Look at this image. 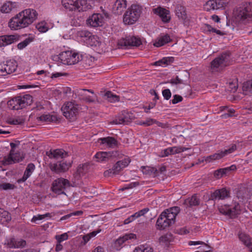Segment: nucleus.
I'll return each mask as SVG.
<instances>
[{
  "label": "nucleus",
  "mask_w": 252,
  "mask_h": 252,
  "mask_svg": "<svg viewBox=\"0 0 252 252\" xmlns=\"http://www.w3.org/2000/svg\"><path fill=\"white\" fill-rule=\"evenodd\" d=\"M136 235L133 233L126 234L123 237H121L118 238L116 241V244L120 246L126 241L129 239H136Z\"/></svg>",
  "instance_id": "72a5a7b5"
},
{
  "label": "nucleus",
  "mask_w": 252,
  "mask_h": 252,
  "mask_svg": "<svg viewBox=\"0 0 252 252\" xmlns=\"http://www.w3.org/2000/svg\"><path fill=\"white\" fill-rule=\"evenodd\" d=\"M4 164H10L13 162H19L22 160V157L19 153H14V150H11L9 155L7 158H4Z\"/></svg>",
  "instance_id": "b1692460"
},
{
  "label": "nucleus",
  "mask_w": 252,
  "mask_h": 252,
  "mask_svg": "<svg viewBox=\"0 0 252 252\" xmlns=\"http://www.w3.org/2000/svg\"><path fill=\"white\" fill-rule=\"evenodd\" d=\"M173 97V99L171 100V102L174 104L181 102L183 100V97L181 95L178 94L174 95Z\"/></svg>",
  "instance_id": "338daca9"
},
{
  "label": "nucleus",
  "mask_w": 252,
  "mask_h": 252,
  "mask_svg": "<svg viewBox=\"0 0 252 252\" xmlns=\"http://www.w3.org/2000/svg\"><path fill=\"white\" fill-rule=\"evenodd\" d=\"M72 161H61L59 162L50 163V168L52 171L57 173L64 172L71 167Z\"/></svg>",
  "instance_id": "dca6fc26"
},
{
  "label": "nucleus",
  "mask_w": 252,
  "mask_h": 252,
  "mask_svg": "<svg viewBox=\"0 0 252 252\" xmlns=\"http://www.w3.org/2000/svg\"><path fill=\"white\" fill-rule=\"evenodd\" d=\"M70 186L69 181L63 178L56 179L52 183V190L58 194H65L64 191L65 188Z\"/></svg>",
  "instance_id": "9d476101"
},
{
  "label": "nucleus",
  "mask_w": 252,
  "mask_h": 252,
  "mask_svg": "<svg viewBox=\"0 0 252 252\" xmlns=\"http://www.w3.org/2000/svg\"><path fill=\"white\" fill-rule=\"evenodd\" d=\"M236 169V167L235 165H232L231 166L223 168L220 169V172L221 171L223 175H226L231 171H234Z\"/></svg>",
  "instance_id": "5fc2aeb1"
},
{
  "label": "nucleus",
  "mask_w": 252,
  "mask_h": 252,
  "mask_svg": "<svg viewBox=\"0 0 252 252\" xmlns=\"http://www.w3.org/2000/svg\"><path fill=\"white\" fill-rule=\"evenodd\" d=\"M15 186L13 184L5 183L0 185V190H8L12 189L14 188Z\"/></svg>",
  "instance_id": "052dcab7"
},
{
  "label": "nucleus",
  "mask_w": 252,
  "mask_h": 252,
  "mask_svg": "<svg viewBox=\"0 0 252 252\" xmlns=\"http://www.w3.org/2000/svg\"><path fill=\"white\" fill-rule=\"evenodd\" d=\"M205 30H206V31L208 32L216 33L217 34L219 35H222L224 34V33L212 27L211 26L208 24L205 25Z\"/></svg>",
  "instance_id": "3c124183"
},
{
  "label": "nucleus",
  "mask_w": 252,
  "mask_h": 252,
  "mask_svg": "<svg viewBox=\"0 0 252 252\" xmlns=\"http://www.w3.org/2000/svg\"><path fill=\"white\" fill-rule=\"evenodd\" d=\"M126 7V0H117L113 6V11L115 13L120 15Z\"/></svg>",
  "instance_id": "a878e982"
},
{
  "label": "nucleus",
  "mask_w": 252,
  "mask_h": 252,
  "mask_svg": "<svg viewBox=\"0 0 252 252\" xmlns=\"http://www.w3.org/2000/svg\"><path fill=\"white\" fill-rule=\"evenodd\" d=\"M36 28L40 32H46L48 30V27L46 26V24L44 22H41L37 24Z\"/></svg>",
  "instance_id": "680f3d73"
},
{
  "label": "nucleus",
  "mask_w": 252,
  "mask_h": 252,
  "mask_svg": "<svg viewBox=\"0 0 252 252\" xmlns=\"http://www.w3.org/2000/svg\"><path fill=\"white\" fill-rule=\"evenodd\" d=\"M62 3L68 11H85L91 7L86 0H62Z\"/></svg>",
  "instance_id": "f03ea898"
},
{
  "label": "nucleus",
  "mask_w": 252,
  "mask_h": 252,
  "mask_svg": "<svg viewBox=\"0 0 252 252\" xmlns=\"http://www.w3.org/2000/svg\"><path fill=\"white\" fill-rule=\"evenodd\" d=\"M41 122H53L57 121L56 116L50 114H43L37 118Z\"/></svg>",
  "instance_id": "e433bc0d"
},
{
  "label": "nucleus",
  "mask_w": 252,
  "mask_h": 252,
  "mask_svg": "<svg viewBox=\"0 0 252 252\" xmlns=\"http://www.w3.org/2000/svg\"><path fill=\"white\" fill-rule=\"evenodd\" d=\"M11 9V4L9 3H5L2 5L0 10L2 13H7L10 12Z\"/></svg>",
  "instance_id": "6e6d98bb"
},
{
  "label": "nucleus",
  "mask_w": 252,
  "mask_h": 252,
  "mask_svg": "<svg viewBox=\"0 0 252 252\" xmlns=\"http://www.w3.org/2000/svg\"><path fill=\"white\" fill-rule=\"evenodd\" d=\"M15 238H10L6 239L4 242V244L9 248H15Z\"/></svg>",
  "instance_id": "4d7b16f0"
},
{
  "label": "nucleus",
  "mask_w": 252,
  "mask_h": 252,
  "mask_svg": "<svg viewBox=\"0 0 252 252\" xmlns=\"http://www.w3.org/2000/svg\"><path fill=\"white\" fill-rule=\"evenodd\" d=\"M38 13L33 9L22 10L12 17L8 22V26L12 30H18L28 27L37 18Z\"/></svg>",
  "instance_id": "f257e3e1"
},
{
  "label": "nucleus",
  "mask_w": 252,
  "mask_h": 252,
  "mask_svg": "<svg viewBox=\"0 0 252 252\" xmlns=\"http://www.w3.org/2000/svg\"><path fill=\"white\" fill-rule=\"evenodd\" d=\"M142 44L140 38L134 36H128L118 41L119 48H126L130 46H138Z\"/></svg>",
  "instance_id": "f8f14e48"
},
{
  "label": "nucleus",
  "mask_w": 252,
  "mask_h": 252,
  "mask_svg": "<svg viewBox=\"0 0 252 252\" xmlns=\"http://www.w3.org/2000/svg\"><path fill=\"white\" fill-rule=\"evenodd\" d=\"M153 124H156L157 126L159 127H161L163 128H166L168 127V124L167 123H162L161 122H159L158 121H157L156 120L154 119Z\"/></svg>",
  "instance_id": "774afa93"
},
{
  "label": "nucleus",
  "mask_w": 252,
  "mask_h": 252,
  "mask_svg": "<svg viewBox=\"0 0 252 252\" xmlns=\"http://www.w3.org/2000/svg\"><path fill=\"white\" fill-rule=\"evenodd\" d=\"M134 119V115L132 113L124 111L121 115L116 117L111 124L120 125L127 124Z\"/></svg>",
  "instance_id": "f3484780"
},
{
  "label": "nucleus",
  "mask_w": 252,
  "mask_h": 252,
  "mask_svg": "<svg viewBox=\"0 0 252 252\" xmlns=\"http://www.w3.org/2000/svg\"><path fill=\"white\" fill-rule=\"evenodd\" d=\"M220 110L221 111L226 110L227 113H224V114L221 115L222 118L226 119L228 117L236 116L237 115H235V110L233 108H229L227 106H221L220 107Z\"/></svg>",
  "instance_id": "473e14b6"
},
{
  "label": "nucleus",
  "mask_w": 252,
  "mask_h": 252,
  "mask_svg": "<svg viewBox=\"0 0 252 252\" xmlns=\"http://www.w3.org/2000/svg\"><path fill=\"white\" fill-rule=\"evenodd\" d=\"M174 61V58L172 57H165L158 61L156 62L154 65L157 66H162L163 65H168L173 63Z\"/></svg>",
  "instance_id": "f704fd0d"
},
{
  "label": "nucleus",
  "mask_w": 252,
  "mask_h": 252,
  "mask_svg": "<svg viewBox=\"0 0 252 252\" xmlns=\"http://www.w3.org/2000/svg\"><path fill=\"white\" fill-rule=\"evenodd\" d=\"M180 212V208L178 207H174L167 209L162 212V214H165L164 216L167 218V220H169V222L173 224L175 222V220L176 216Z\"/></svg>",
  "instance_id": "412c9836"
},
{
  "label": "nucleus",
  "mask_w": 252,
  "mask_h": 252,
  "mask_svg": "<svg viewBox=\"0 0 252 252\" xmlns=\"http://www.w3.org/2000/svg\"><path fill=\"white\" fill-rule=\"evenodd\" d=\"M68 235L66 233H64L61 235H56L55 239L57 240V242L62 243L64 240L68 239Z\"/></svg>",
  "instance_id": "bf43d9fd"
},
{
  "label": "nucleus",
  "mask_w": 252,
  "mask_h": 252,
  "mask_svg": "<svg viewBox=\"0 0 252 252\" xmlns=\"http://www.w3.org/2000/svg\"><path fill=\"white\" fill-rule=\"evenodd\" d=\"M149 209L148 208H145L136 212L133 215L135 218L136 219L144 216L146 213H147L149 211Z\"/></svg>",
  "instance_id": "0e129e2a"
},
{
  "label": "nucleus",
  "mask_w": 252,
  "mask_h": 252,
  "mask_svg": "<svg viewBox=\"0 0 252 252\" xmlns=\"http://www.w3.org/2000/svg\"><path fill=\"white\" fill-rule=\"evenodd\" d=\"M104 21V16L100 13H94L87 20V24L92 27L102 26Z\"/></svg>",
  "instance_id": "a211bd4d"
},
{
  "label": "nucleus",
  "mask_w": 252,
  "mask_h": 252,
  "mask_svg": "<svg viewBox=\"0 0 252 252\" xmlns=\"http://www.w3.org/2000/svg\"><path fill=\"white\" fill-rule=\"evenodd\" d=\"M25 120L22 117H17L15 118H9L8 123L11 125H21L24 123Z\"/></svg>",
  "instance_id": "de8ad7c7"
},
{
  "label": "nucleus",
  "mask_w": 252,
  "mask_h": 252,
  "mask_svg": "<svg viewBox=\"0 0 252 252\" xmlns=\"http://www.w3.org/2000/svg\"><path fill=\"white\" fill-rule=\"evenodd\" d=\"M98 141L101 144H105L109 148H114L118 144V142L115 138L110 136L100 138Z\"/></svg>",
  "instance_id": "cd10ccee"
},
{
  "label": "nucleus",
  "mask_w": 252,
  "mask_h": 252,
  "mask_svg": "<svg viewBox=\"0 0 252 252\" xmlns=\"http://www.w3.org/2000/svg\"><path fill=\"white\" fill-rule=\"evenodd\" d=\"M11 219L10 214L7 211L0 208V223L4 224L9 222Z\"/></svg>",
  "instance_id": "2f4dec72"
},
{
  "label": "nucleus",
  "mask_w": 252,
  "mask_h": 252,
  "mask_svg": "<svg viewBox=\"0 0 252 252\" xmlns=\"http://www.w3.org/2000/svg\"><path fill=\"white\" fill-rule=\"evenodd\" d=\"M162 94L166 100H169L171 96V93L169 89H167L162 91Z\"/></svg>",
  "instance_id": "69168bd1"
},
{
  "label": "nucleus",
  "mask_w": 252,
  "mask_h": 252,
  "mask_svg": "<svg viewBox=\"0 0 252 252\" xmlns=\"http://www.w3.org/2000/svg\"><path fill=\"white\" fill-rule=\"evenodd\" d=\"M154 119L148 118L144 121H136L135 124L137 125L143 126H152L153 124Z\"/></svg>",
  "instance_id": "c03bdc74"
},
{
  "label": "nucleus",
  "mask_w": 252,
  "mask_h": 252,
  "mask_svg": "<svg viewBox=\"0 0 252 252\" xmlns=\"http://www.w3.org/2000/svg\"><path fill=\"white\" fill-rule=\"evenodd\" d=\"M219 211L223 215L232 218L240 213V206L238 203H234L231 205H225L219 208Z\"/></svg>",
  "instance_id": "ddd939ff"
},
{
  "label": "nucleus",
  "mask_w": 252,
  "mask_h": 252,
  "mask_svg": "<svg viewBox=\"0 0 252 252\" xmlns=\"http://www.w3.org/2000/svg\"><path fill=\"white\" fill-rule=\"evenodd\" d=\"M172 240V236L167 234L159 238V243L162 245H167Z\"/></svg>",
  "instance_id": "37998d69"
},
{
  "label": "nucleus",
  "mask_w": 252,
  "mask_h": 252,
  "mask_svg": "<svg viewBox=\"0 0 252 252\" xmlns=\"http://www.w3.org/2000/svg\"><path fill=\"white\" fill-rule=\"evenodd\" d=\"M62 111L65 118L73 120L78 114L79 106L75 102L68 101L63 105Z\"/></svg>",
  "instance_id": "423d86ee"
},
{
  "label": "nucleus",
  "mask_w": 252,
  "mask_h": 252,
  "mask_svg": "<svg viewBox=\"0 0 252 252\" xmlns=\"http://www.w3.org/2000/svg\"><path fill=\"white\" fill-rule=\"evenodd\" d=\"M237 149V146L235 144L231 145L229 148L224 151H219L217 153L207 157L205 158L206 162H210L212 161L220 159L226 155L234 152Z\"/></svg>",
  "instance_id": "4468645a"
},
{
  "label": "nucleus",
  "mask_w": 252,
  "mask_h": 252,
  "mask_svg": "<svg viewBox=\"0 0 252 252\" xmlns=\"http://www.w3.org/2000/svg\"><path fill=\"white\" fill-rule=\"evenodd\" d=\"M216 10L224 8L227 5V3L224 0H216Z\"/></svg>",
  "instance_id": "e2e57ef3"
},
{
  "label": "nucleus",
  "mask_w": 252,
  "mask_h": 252,
  "mask_svg": "<svg viewBox=\"0 0 252 252\" xmlns=\"http://www.w3.org/2000/svg\"><path fill=\"white\" fill-rule=\"evenodd\" d=\"M153 12L158 15L164 23H168L171 19L170 11L163 7L158 6L153 10Z\"/></svg>",
  "instance_id": "aec40b11"
},
{
  "label": "nucleus",
  "mask_w": 252,
  "mask_h": 252,
  "mask_svg": "<svg viewBox=\"0 0 252 252\" xmlns=\"http://www.w3.org/2000/svg\"><path fill=\"white\" fill-rule=\"evenodd\" d=\"M199 199L196 195H194L191 197L188 198L186 201V203L189 207L196 206L199 205Z\"/></svg>",
  "instance_id": "ea45409f"
},
{
  "label": "nucleus",
  "mask_w": 252,
  "mask_h": 252,
  "mask_svg": "<svg viewBox=\"0 0 252 252\" xmlns=\"http://www.w3.org/2000/svg\"><path fill=\"white\" fill-rule=\"evenodd\" d=\"M101 231V229H97L96 230H94L86 235H84L83 237V239L85 243L88 242L91 238L95 236L98 233H100Z\"/></svg>",
  "instance_id": "49530a36"
},
{
  "label": "nucleus",
  "mask_w": 252,
  "mask_h": 252,
  "mask_svg": "<svg viewBox=\"0 0 252 252\" xmlns=\"http://www.w3.org/2000/svg\"><path fill=\"white\" fill-rule=\"evenodd\" d=\"M171 41V38L168 34L161 35L154 41L153 45L157 47H161Z\"/></svg>",
  "instance_id": "c85d7f7f"
},
{
  "label": "nucleus",
  "mask_w": 252,
  "mask_h": 252,
  "mask_svg": "<svg viewBox=\"0 0 252 252\" xmlns=\"http://www.w3.org/2000/svg\"><path fill=\"white\" fill-rule=\"evenodd\" d=\"M229 196V191L225 189L215 190L211 195L212 200L224 199Z\"/></svg>",
  "instance_id": "5701e85b"
},
{
  "label": "nucleus",
  "mask_w": 252,
  "mask_h": 252,
  "mask_svg": "<svg viewBox=\"0 0 252 252\" xmlns=\"http://www.w3.org/2000/svg\"><path fill=\"white\" fill-rule=\"evenodd\" d=\"M176 15L179 19L186 20L187 18L186 8L181 5H178L176 7Z\"/></svg>",
  "instance_id": "7c9ffc66"
},
{
  "label": "nucleus",
  "mask_w": 252,
  "mask_h": 252,
  "mask_svg": "<svg viewBox=\"0 0 252 252\" xmlns=\"http://www.w3.org/2000/svg\"><path fill=\"white\" fill-rule=\"evenodd\" d=\"M88 165L86 164H80L78 166L77 173L79 175H82L88 170Z\"/></svg>",
  "instance_id": "8fccbe9b"
},
{
  "label": "nucleus",
  "mask_w": 252,
  "mask_h": 252,
  "mask_svg": "<svg viewBox=\"0 0 252 252\" xmlns=\"http://www.w3.org/2000/svg\"><path fill=\"white\" fill-rule=\"evenodd\" d=\"M247 190L245 188H241L236 193V197L242 201L247 196Z\"/></svg>",
  "instance_id": "09e8293b"
},
{
  "label": "nucleus",
  "mask_w": 252,
  "mask_h": 252,
  "mask_svg": "<svg viewBox=\"0 0 252 252\" xmlns=\"http://www.w3.org/2000/svg\"><path fill=\"white\" fill-rule=\"evenodd\" d=\"M46 155L49 157V158L56 159L65 158L68 156L67 153L63 149L50 150V151L46 152Z\"/></svg>",
  "instance_id": "4be33fe9"
},
{
  "label": "nucleus",
  "mask_w": 252,
  "mask_h": 252,
  "mask_svg": "<svg viewBox=\"0 0 252 252\" xmlns=\"http://www.w3.org/2000/svg\"><path fill=\"white\" fill-rule=\"evenodd\" d=\"M185 77H182V75L177 76L175 78H172L170 80V83L173 85L186 84L189 79V74L187 72H184Z\"/></svg>",
  "instance_id": "c756f323"
},
{
  "label": "nucleus",
  "mask_w": 252,
  "mask_h": 252,
  "mask_svg": "<svg viewBox=\"0 0 252 252\" xmlns=\"http://www.w3.org/2000/svg\"><path fill=\"white\" fill-rule=\"evenodd\" d=\"M141 7L136 4H132L128 8L124 16L125 24L132 25L139 19L141 13Z\"/></svg>",
  "instance_id": "39448f33"
},
{
  "label": "nucleus",
  "mask_w": 252,
  "mask_h": 252,
  "mask_svg": "<svg viewBox=\"0 0 252 252\" xmlns=\"http://www.w3.org/2000/svg\"><path fill=\"white\" fill-rule=\"evenodd\" d=\"M32 102V97L30 94L18 96L10 99L7 102L9 108L18 110L30 105Z\"/></svg>",
  "instance_id": "20e7f679"
},
{
  "label": "nucleus",
  "mask_w": 252,
  "mask_h": 252,
  "mask_svg": "<svg viewBox=\"0 0 252 252\" xmlns=\"http://www.w3.org/2000/svg\"><path fill=\"white\" fill-rule=\"evenodd\" d=\"M20 35L17 34L0 36V47H5L16 42L20 40Z\"/></svg>",
  "instance_id": "6ab92c4d"
},
{
  "label": "nucleus",
  "mask_w": 252,
  "mask_h": 252,
  "mask_svg": "<svg viewBox=\"0 0 252 252\" xmlns=\"http://www.w3.org/2000/svg\"><path fill=\"white\" fill-rule=\"evenodd\" d=\"M216 0H210L207 1L204 5V9L207 11L216 10Z\"/></svg>",
  "instance_id": "a18cd8bd"
},
{
  "label": "nucleus",
  "mask_w": 252,
  "mask_h": 252,
  "mask_svg": "<svg viewBox=\"0 0 252 252\" xmlns=\"http://www.w3.org/2000/svg\"><path fill=\"white\" fill-rule=\"evenodd\" d=\"M81 60L78 53L72 51L62 52L59 55L54 57V60L60 61L64 64L72 65L78 63Z\"/></svg>",
  "instance_id": "7ed1b4c3"
},
{
  "label": "nucleus",
  "mask_w": 252,
  "mask_h": 252,
  "mask_svg": "<svg viewBox=\"0 0 252 252\" xmlns=\"http://www.w3.org/2000/svg\"><path fill=\"white\" fill-rule=\"evenodd\" d=\"M189 148L179 146V147H169V150H168V151L171 153V155L179 154L181 152H184L185 151H187L188 150Z\"/></svg>",
  "instance_id": "79ce46f5"
},
{
  "label": "nucleus",
  "mask_w": 252,
  "mask_h": 252,
  "mask_svg": "<svg viewBox=\"0 0 252 252\" xmlns=\"http://www.w3.org/2000/svg\"><path fill=\"white\" fill-rule=\"evenodd\" d=\"M238 238L240 241L245 246L248 245L252 241V238L249 235L242 232L239 233Z\"/></svg>",
  "instance_id": "c9c22d12"
},
{
  "label": "nucleus",
  "mask_w": 252,
  "mask_h": 252,
  "mask_svg": "<svg viewBox=\"0 0 252 252\" xmlns=\"http://www.w3.org/2000/svg\"><path fill=\"white\" fill-rule=\"evenodd\" d=\"M26 245V241L21 239H15L14 243L15 248H23Z\"/></svg>",
  "instance_id": "864d4df0"
},
{
  "label": "nucleus",
  "mask_w": 252,
  "mask_h": 252,
  "mask_svg": "<svg viewBox=\"0 0 252 252\" xmlns=\"http://www.w3.org/2000/svg\"><path fill=\"white\" fill-rule=\"evenodd\" d=\"M104 99L110 102H114L119 100V97L114 94L110 91L106 92L104 94Z\"/></svg>",
  "instance_id": "4c0bfd02"
},
{
  "label": "nucleus",
  "mask_w": 252,
  "mask_h": 252,
  "mask_svg": "<svg viewBox=\"0 0 252 252\" xmlns=\"http://www.w3.org/2000/svg\"><path fill=\"white\" fill-rule=\"evenodd\" d=\"M130 162L129 158H125L122 160L117 161L111 169L104 171V176L105 177H112L118 174L123 169L129 164Z\"/></svg>",
  "instance_id": "1a4fd4ad"
},
{
  "label": "nucleus",
  "mask_w": 252,
  "mask_h": 252,
  "mask_svg": "<svg viewBox=\"0 0 252 252\" xmlns=\"http://www.w3.org/2000/svg\"><path fill=\"white\" fill-rule=\"evenodd\" d=\"M251 8H252V2H246L238 8L234 12V14L237 19L244 20L252 17Z\"/></svg>",
  "instance_id": "6e6552de"
},
{
  "label": "nucleus",
  "mask_w": 252,
  "mask_h": 252,
  "mask_svg": "<svg viewBox=\"0 0 252 252\" xmlns=\"http://www.w3.org/2000/svg\"><path fill=\"white\" fill-rule=\"evenodd\" d=\"M17 63L14 60H8L0 63V76H4L15 72Z\"/></svg>",
  "instance_id": "9b49d317"
},
{
  "label": "nucleus",
  "mask_w": 252,
  "mask_h": 252,
  "mask_svg": "<svg viewBox=\"0 0 252 252\" xmlns=\"http://www.w3.org/2000/svg\"><path fill=\"white\" fill-rule=\"evenodd\" d=\"M122 154L118 151H113L110 152H100L97 153L95 158L98 162L107 161L111 158H121Z\"/></svg>",
  "instance_id": "2eb2a0df"
},
{
  "label": "nucleus",
  "mask_w": 252,
  "mask_h": 252,
  "mask_svg": "<svg viewBox=\"0 0 252 252\" xmlns=\"http://www.w3.org/2000/svg\"><path fill=\"white\" fill-rule=\"evenodd\" d=\"M83 92H88L91 93L92 95H87L86 94H83L84 96L83 99L89 102H94L96 99V95L94 94V92L92 90H87V89H83L82 90Z\"/></svg>",
  "instance_id": "58836bf2"
},
{
  "label": "nucleus",
  "mask_w": 252,
  "mask_h": 252,
  "mask_svg": "<svg viewBox=\"0 0 252 252\" xmlns=\"http://www.w3.org/2000/svg\"><path fill=\"white\" fill-rule=\"evenodd\" d=\"M141 168L142 172L145 174L150 175L153 174L154 176L157 175L158 169H157L155 167L150 166H142L141 167Z\"/></svg>",
  "instance_id": "a19ab883"
},
{
  "label": "nucleus",
  "mask_w": 252,
  "mask_h": 252,
  "mask_svg": "<svg viewBox=\"0 0 252 252\" xmlns=\"http://www.w3.org/2000/svg\"><path fill=\"white\" fill-rule=\"evenodd\" d=\"M35 168L34 164L31 163L28 164L26 169L25 171L23 176L22 178L18 179V182L19 183L25 182L28 178H29L33 172L34 171Z\"/></svg>",
  "instance_id": "bb28decb"
},
{
  "label": "nucleus",
  "mask_w": 252,
  "mask_h": 252,
  "mask_svg": "<svg viewBox=\"0 0 252 252\" xmlns=\"http://www.w3.org/2000/svg\"><path fill=\"white\" fill-rule=\"evenodd\" d=\"M230 62V54L229 52H224L211 62V67L214 70H217L228 65Z\"/></svg>",
  "instance_id": "0eeeda50"
},
{
  "label": "nucleus",
  "mask_w": 252,
  "mask_h": 252,
  "mask_svg": "<svg viewBox=\"0 0 252 252\" xmlns=\"http://www.w3.org/2000/svg\"><path fill=\"white\" fill-rule=\"evenodd\" d=\"M243 89V91L252 93V80L245 83Z\"/></svg>",
  "instance_id": "13d9d810"
},
{
  "label": "nucleus",
  "mask_w": 252,
  "mask_h": 252,
  "mask_svg": "<svg viewBox=\"0 0 252 252\" xmlns=\"http://www.w3.org/2000/svg\"><path fill=\"white\" fill-rule=\"evenodd\" d=\"M32 41L30 38H27L24 41L20 42L17 44V48L19 50H22L25 48Z\"/></svg>",
  "instance_id": "603ef678"
},
{
  "label": "nucleus",
  "mask_w": 252,
  "mask_h": 252,
  "mask_svg": "<svg viewBox=\"0 0 252 252\" xmlns=\"http://www.w3.org/2000/svg\"><path fill=\"white\" fill-rule=\"evenodd\" d=\"M164 214H165L161 213L157 220L156 225L158 229H164L165 228L169 227L172 224L169 222V220H167Z\"/></svg>",
  "instance_id": "393cba45"
}]
</instances>
